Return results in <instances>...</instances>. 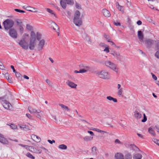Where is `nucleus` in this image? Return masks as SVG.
I'll list each match as a JSON object with an SVG mask.
<instances>
[{
	"label": "nucleus",
	"instance_id": "1",
	"mask_svg": "<svg viewBox=\"0 0 159 159\" xmlns=\"http://www.w3.org/2000/svg\"><path fill=\"white\" fill-rule=\"evenodd\" d=\"M80 12L79 11L76 10L74 14L73 23L77 26L79 27L82 25V21L80 18Z\"/></svg>",
	"mask_w": 159,
	"mask_h": 159
},
{
	"label": "nucleus",
	"instance_id": "2",
	"mask_svg": "<svg viewBox=\"0 0 159 159\" xmlns=\"http://www.w3.org/2000/svg\"><path fill=\"white\" fill-rule=\"evenodd\" d=\"M36 45V35L34 32L31 31L30 33V40L28 47L31 50L34 49Z\"/></svg>",
	"mask_w": 159,
	"mask_h": 159
},
{
	"label": "nucleus",
	"instance_id": "3",
	"mask_svg": "<svg viewBox=\"0 0 159 159\" xmlns=\"http://www.w3.org/2000/svg\"><path fill=\"white\" fill-rule=\"evenodd\" d=\"M5 29L6 30H10L14 25V22L11 19H7L3 22Z\"/></svg>",
	"mask_w": 159,
	"mask_h": 159
},
{
	"label": "nucleus",
	"instance_id": "4",
	"mask_svg": "<svg viewBox=\"0 0 159 159\" xmlns=\"http://www.w3.org/2000/svg\"><path fill=\"white\" fill-rule=\"evenodd\" d=\"M105 64L107 66L109 67L116 73H118V68L116 64L109 61H106L105 62Z\"/></svg>",
	"mask_w": 159,
	"mask_h": 159
},
{
	"label": "nucleus",
	"instance_id": "5",
	"mask_svg": "<svg viewBox=\"0 0 159 159\" xmlns=\"http://www.w3.org/2000/svg\"><path fill=\"white\" fill-rule=\"evenodd\" d=\"M99 77L104 79H109L110 78V73L108 71L105 70L101 71L98 74Z\"/></svg>",
	"mask_w": 159,
	"mask_h": 159
},
{
	"label": "nucleus",
	"instance_id": "6",
	"mask_svg": "<svg viewBox=\"0 0 159 159\" xmlns=\"http://www.w3.org/2000/svg\"><path fill=\"white\" fill-rule=\"evenodd\" d=\"M156 40H154L151 39H148L143 41V43L147 48H150L156 43Z\"/></svg>",
	"mask_w": 159,
	"mask_h": 159
},
{
	"label": "nucleus",
	"instance_id": "7",
	"mask_svg": "<svg viewBox=\"0 0 159 159\" xmlns=\"http://www.w3.org/2000/svg\"><path fill=\"white\" fill-rule=\"evenodd\" d=\"M79 68L81 70H84L85 71L83 73L90 71L91 70V67L86 64H81L79 65Z\"/></svg>",
	"mask_w": 159,
	"mask_h": 159
},
{
	"label": "nucleus",
	"instance_id": "8",
	"mask_svg": "<svg viewBox=\"0 0 159 159\" xmlns=\"http://www.w3.org/2000/svg\"><path fill=\"white\" fill-rule=\"evenodd\" d=\"M19 44L23 49L27 50L28 48V43L25 39L20 40Z\"/></svg>",
	"mask_w": 159,
	"mask_h": 159
},
{
	"label": "nucleus",
	"instance_id": "9",
	"mask_svg": "<svg viewBox=\"0 0 159 159\" xmlns=\"http://www.w3.org/2000/svg\"><path fill=\"white\" fill-rule=\"evenodd\" d=\"M110 53L113 55L117 60L121 61L122 57L119 52L113 51L111 52Z\"/></svg>",
	"mask_w": 159,
	"mask_h": 159
},
{
	"label": "nucleus",
	"instance_id": "10",
	"mask_svg": "<svg viewBox=\"0 0 159 159\" xmlns=\"http://www.w3.org/2000/svg\"><path fill=\"white\" fill-rule=\"evenodd\" d=\"M9 34L12 38L16 39L17 37V34L16 30L14 29H11L9 30Z\"/></svg>",
	"mask_w": 159,
	"mask_h": 159
},
{
	"label": "nucleus",
	"instance_id": "11",
	"mask_svg": "<svg viewBox=\"0 0 159 159\" xmlns=\"http://www.w3.org/2000/svg\"><path fill=\"white\" fill-rule=\"evenodd\" d=\"M45 41L43 39L40 40L38 45L37 49L38 51H40L42 50L45 45Z\"/></svg>",
	"mask_w": 159,
	"mask_h": 159
},
{
	"label": "nucleus",
	"instance_id": "12",
	"mask_svg": "<svg viewBox=\"0 0 159 159\" xmlns=\"http://www.w3.org/2000/svg\"><path fill=\"white\" fill-rule=\"evenodd\" d=\"M66 84L70 87L73 89H76L77 86V84L74 83V82H71L69 80H67L66 83Z\"/></svg>",
	"mask_w": 159,
	"mask_h": 159
},
{
	"label": "nucleus",
	"instance_id": "13",
	"mask_svg": "<svg viewBox=\"0 0 159 159\" xmlns=\"http://www.w3.org/2000/svg\"><path fill=\"white\" fill-rule=\"evenodd\" d=\"M0 142L6 144H7L8 143V140L4 137L3 135L1 134H0Z\"/></svg>",
	"mask_w": 159,
	"mask_h": 159
},
{
	"label": "nucleus",
	"instance_id": "14",
	"mask_svg": "<svg viewBox=\"0 0 159 159\" xmlns=\"http://www.w3.org/2000/svg\"><path fill=\"white\" fill-rule=\"evenodd\" d=\"M29 150L34 153H40L42 152L41 150H38L33 146H30Z\"/></svg>",
	"mask_w": 159,
	"mask_h": 159
},
{
	"label": "nucleus",
	"instance_id": "15",
	"mask_svg": "<svg viewBox=\"0 0 159 159\" xmlns=\"http://www.w3.org/2000/svg\"><path fill=\"white\" fill-rule=\"evenodd\" d=\"M138 36L141 42L143 43L144 36L141 30L138 31Z\"/></svg>",
	"mask_w": 159,
	"mask_h": 159
},
{
	"label": "nucleus",
	"instance_id": "16",
	"mask_svg": "<svg viewBox=\"0 0 159 159\" xmlns=\"http://www.w3.org/2000/svg\"><path fill=\"white\" fill-rule=\"evenodd\" d=\"M3 107L7 109H10V107H12L11 104L8 101H4L3 103Z\"/></svg>",
	"mask_w": 159,
	"mask_h": 159
},
{
	"label": "nucleus",
	"instance_id": "17",
	"mask_svg": "<svg viewBox=\"0 0 159 159\" xmlns=\"http://www.w3.org/2000/svg\"><path fill=\"white\" fill-rule=\"evenodd\" d=\"M102 13L104 16L106 17H109L111 16V14L109 11L106 9H103L102 11Z\"/></svg>",
	"mask_w": 159,
	"mask_h": 159
},
{
	"label": "nucleus",
	"instance_id": "18",
	"mask_svg": "<svg viewBox=\"0 0 159 159\" xmlns=\"http://www.w3.org/2000/svg\"><path fill=\"white\" fill-rule=\"evenodd\" d=\"M28 110L29 112L31 113H39L41 112L40 110H37L35 109H33L32 107H28Z\"/></svg>",
	"mask_w": 159,
	"mask_h": 159
},
{
	"label": "nucleus",
	"instance_id": "19",
	"mask_svg": "<svg viewBox=\"0 0 159 159\" xmlns=\"http://www.w3.org/2000/svg\"><path fill=\"white\" fill-rule=\"evenodd\" d=\"M115 157L116 159H124L123 155L120 153H117L116 154Z\"/></svg>",
	"mask_w": 159,
	"mask_h": 159
},
{
	"label": "nucleus",
	"instance_id": "20",
	"mask_svg": "<svg viewBox=\"0 0 159 159\" xmlns=\"http://www.w3.org/2000/svg\"><path fill=\"white\" fill-rule=\"evenodd\" d=\"M134 116L135 118L137 119H140L142 117L141 114L139 113L138 111L136 110L134 112Z\"/></svg>",
	"mask_w": 159,
	"mask_h": 159
},
{
	"label": "nucleus",
	"instance_id": "21",
	"mask_svg": "<svg viewBox=\"0 0 159 159\" xmlns=\"http://www.w3.org/2000/svg\"><path fill=\"white\" fill-rule=\"evenodd\" d=\"M31 138L34 140V139H35V138H36L37 139H38L37 141H36L37 142H40L41 140V138L39 137L34 134L32 135H31Z\"/></svg>",
	"mask_w": 159,
	"mask_h": 159
},
{
	"label": "nucleus",
	"instance_id": "22",
	"mask_svg": "<svg viewBox=\"0 0 159 159\" xmlns=\"http://www.w3.org/2000/svg\"><path fill=\"white\" fill-rule=\"evenodd\" d=\"M102 116L104 118H108L111 117V115L109 112L107 111V112H103L102 113Z\"/></svg>",
	"mask_w": 159,
	"mask_h": 159
},
{
	"label": "nucleus",
	"instance_id": "23",
	"mask_svg": "<svg viewBox=\"0 0 159 159\" xmlns=\"http://www.w3.org/2000/svg\"><path fill=\"white\" fill-rule=\"evenodd\" d=\"M27 10L29 11L32 12H37V11L36 10V9L35 8H33L30 7H26Z\"/></svg>",
	"mask_w": 159,
	"mask_h": 159
},
{
	"label": "nucleus",
	"instance_id": "24",
	"mask_svg": "<svg viewBox=\"0 0 159 159\" xmlns=\"http://www.w3.org/2000/svg\"><path fill=\"white\" fill-rule=\"evenodd\" d=\"M142 157V155L140 153H137L135 154L133 156L134 159H141Z\"/></svg>",
	"mask_w": 159,
	"mask_h": 159
},
{
	"label": "nucleus",
	"instance_id": "25",
	"mask_svg": "<svg viewBox=\"0 0 159 159\" xmlns=\"http://www.w3.org/2000/svg\"><path fill=\"white\" fill-rule=\"evenodd\" d=\"M60 4L62 7L64 9H65L66 8V4L64 1L61 0L60 1Z\"/></svg>",
	"mask_w": 159,
	"mask_h": 159
},
{
	"label": "nucleus",
	"instance_id": "26",
	"mask_svg": "<svg viewBox=\"0 0 159 159\" xmlns=\"http://www.w3.org/2000/svg\"><path fill=\"white\" fill-rule=\"evenodd\" d=\"M58 148L62 150H66L67 148V146L64 144L60 145L58 146Z\"/></svg>",
	"mask_w": 159,
	"mask_h": 159
},
{
	"label": "nucleus",
	"instance_id": "27",
	"mask_svg": "<svg viewBox=\"0 0 159 159\" xmlns=\"http://www.w3.org/2000/svg\"><path fill=\"white\" fill-rule=\"evenodd\" d=\"M107 98L110 101H112L114 102H116L117 100L116 98H115L111 96H109L107 97Z\"/></svg>",
	"mask_w": 159,
	"mask_h": 159
},
{
	"label": "nucleus",
	"instance_id": "28",
	"mask_svg": "<svg viewBox=\"0 0 159 159\" xmlns=\"http://www.w3.org/2000/svg\"><path fill=\"white\" fill-rule=\"evenodd\" d=\"M148 131L149 133L152 134L153 136H155L156 134L154 130L151 127L148 129Z\"/></svg>",
	"mask_w": 159,
	"mask_h": 159
},
{
	"label": "nucleus",
	"instance_id": "29",
	"mask_svg": "<svg viewBox=\"0 0 159 159\" xmlns=\"http://www.w3.org/2000/svg\"><path fill=\"white\" fill-rule=\"evenodd\" d=\"M97 148L95 147H93L92 148L91 153L92 155H94L97 154Z\"/></svg>",
	"mask_w": 159,
	"mask_h": 159
},
{
	"label": "nucleus",
	"instance_id": "30",
	"mask_svg": "<svg viewBox=\"0 0 159 159\" xmlns=\"http://www.w3.org/2000/svg\"><path fill=\"white\" fill-rule=\"evenodd\" d=\"M59 105L62 108H64V109L68 111H70V109H69L68 107L61 104H59Z\"/></svg>",
	"mask_w": 159,
	"mask_h": 159
},
{
	"label": "nucleus",
	"instance_id": "31",
	"mask_svg": "<svg viewBox=\"0 0 159 159\" xmlns=\"http://www.w3.org/2000/svg\"><path fill=\"white\" fill-rule=\"evenodd\" d=\"M15 74L16 77L18 78L19 80H21L22 79V76L20 73L19 72H16Z\"/></svg>",
	"mask_w": 159,
	"mask_h": 159
},
{
	"label": "nucleus",
	"instance_id": "32",
	"mask_svg": "<svg viewBox=\"0 0 159 159\" xmlns=\"http://www.w3.org/2000/svg\"><path fill=\"white\" fill-rule=\"evenodd\" d=\"M125 159H132V156L130 153H128L125 156Z\"/></svg>",
	"mask_w": 159,
	"mask_h": 159
},
{
	"label": "nucleus",
	"instance_id": "33",
	"mask_svg": "<svg viewBox=\"0 0 159 159\" xmlns=\"http://www.w3.org/2000/svg\"><path fill=\"white\" fill-rule=\"evenodd\" d=\"M41 36L42 34L40 33L39 32L37 33L36 36V37L37 39L38 40H40L41 39Z\"/></svg>",
	"mask_w": 159,
	"mask_h": 159
},
{
	"label": "nucleus",
	"instance_id": "34",
	"mask_svg": "<svg viewBox=\"0 0 159 159\" xmlns=\"http://www.w3.org/2000/svg\"><path fill=\"white\" fill-rule=\"evenodd\" d=\"M26 156L29 158L31 159H34L35 157H34L32 154H31L30 152H27L26 153Z\"/></svg>",
	"mask_w": 159,
	"mask_h": 159
},
{
	"label": "nucleus",
	"instance_id": "35",
	"mask_svg": "<svg viewBox=\"0 0 159 159\" xmlns=\"http://www.w3.org/2000/svg\"><path fill=\"white\" fill-rule=\"evenodd\" d=\"M66 3L68 4L73 5L74 4V2L73 0H66Z\"/></svg>",
	"mask_w": 159,
	"mask_h": 159
},
{
	"label": "nucleus",
	"instance_id": "36",
	"mask_svg": "<svg viewBox=\"0 0 159 159\" xmlns=\"http://www.w3.org/2000/svg\"><path fill=\"white\" fill-rule=\"evenodd\" d=\"M53 23L54 24L55 26L53 27V29L55 30H59V27L54 22H53Z\"/></svg>",
	"mask_w": 159,
	"mask_h": 159
},
{
	"label": "nucleus",
	"instance_id": "37",
	"mask_svg": "<svg viewBox=\"0 0 159 159\" xmlns=\"http://www.w3.org/2000/svg\"><path fill=\"white\" fill-rule=\"evenodd\" d=\"M5 77L6 78V79L8 80V81L9 83H11L12 81H11V80H9V77L8 73H6L5 75Z\"/></svg>",
	"mask_w": 159,
	"mask_h": 159
},
{
	"label": "nucleus",
	"instance_id": "38",
	"mask_svg": "<svg viewBox=\"0 0 159 159\" xmlns=\"http://www.w3.org/2000/svg\"><path fill=\"white\" fill-rule=\"evenodd\" d=\"M83 139L84 140L86 141H89L93 139V137L91 139V138L89 136H85L84 137Z\"/></svg>",
	"mask_w": 159,
	"mask_h": 159
},
{
	"label": "nucleus",
	"instance_id": "39",
	"mask_svg": "<svg viewBox=\"0 0 159 159\" xmlns=\"http://www.w3.org/2000/svg\"><path fill=\"white\" fill-rule=\"evenodd\" d=\"M18 145L21 147L25 148L26 149L29 150V149L30 146L26 145H24L21 144H19Z\"/></svg>",
	"mask_w": 159,
	"mask_h": 159
},
{
	"label": "nucleus",
	"instance_id": "40",
	"mask_svg": "<svg viewBox=\"0 0 159 159\" xmlns=\"http://www.w3.org/2000/svg\"><path fill=\"white\" fill-rule=\"evenodd\" d=\"M20 127L21 129H23L27 131L28 130H30V129L28 127H27L26 125H24V127H22V126H20Z\"/></svg>",
	"mask_w": 159,
	"mask_h": 159
},
{
	"label": "nucleus",
	"instance_id": "41",
	"mask_svg": "<svg viewBox=\"0 0 159 159\" xmlns=\"http://www.w3.org/2000/svg\"><path fill=\"white\" fill-rule=\"evenodd\" d=\"M94 130H95V131L98 132H100L101 133H107V132H106V131H103V130H101L99 129H94Z\"/></svg>",
	"mask_w": 159,
	"mask_h": 159
},
{
	"label": "nucleus",
	"instance_id": "42",
	"mask_svg": "<svg viewBox=\"0 0 159 159\" xmlns=\"http://www.w3.org/2000/svg\"><path fill=\"white\" fill-rule=\"evenodd\" d=\"M123 92V89L121 88L119 89L117 93L119 95H121L122 97H123V95H121Z\"/></svg>",
	"mask_w": 159,
	"mask_h": 159
},
{
	"label": "nucleus",
	"instance_id": "43",
	"mask_svg": "<svg viewBox=\"0 0 159 159\" xmlns=\"http://www.w3.org/2000/svg\"><path fill=\"white\" fill-rule=\"evenodd\" d=\"M10 128L12 129H17V126L14 124H11V125H10Z\"/></svg>",
	"mask_w": 159,
	"mask_h": 159
},
{
	"label": "nucleus",
	"instance_id": "44",
	"mask_svg": "<svg viewBox=\"0 0 159 159\" xmlns=\"http://www.w3.org/2000/svg\"><path fill=\"white\" fill-rule=\"evenodd\" d=\"M152 141L157 144L159 146V140L155 138L152 139Z\"/></svg>",
	"mask_w": 159,
	"mask_h": 159
},
{
	"label": "nucleus",
	"instance_id": "45",
	"mask_svg": "<svg viewBox=\"0 0 159 159\" xmlns=\"http://www.w3.org/2000/svg\"><path fill=\"white\" fill-rule=\"evenodd\" d=\"M26 28L27 29L29 30H32L33 27L32 26L29 24H27L26 25Z\"/></svg>",
	"mask_w": 159,
	"mask_h": 159
},
{
	"label": "nucleus",
	"instance_id": "46",
	"mask_svg": "<svg viewBox=\"0 0 159 159\" xmlns=\"http://www.w3.org/2000/svg\"><path fill=\"white\" fill-rule=\"evenodd\" d=\"M116 6H117V5H118V6L117 7V8L120 11L123 10H122V8H123V7L122 6L120 5L118 2L116 3Z\"/></svg>",
	"mask_w": 159,
	"mask_h": 159
},
{
	"label": "nucleus",
	"instance_id": "47",
	"mask_svg": "<svg viewBox=\"0 0 159 159\" xmlns=\"http://www.w3.org/2000/svg\"><path fill=\"white\" fill-rule=\"evenodd\" d=\"M147 120V117L146 116L145 114L144 113L143 114V118L142 120V121L143 122H146Z\"/></svg>",
	"mask_w": 159,
	"mask_h": 159
},
{
	"label": "nucleus",
	"instance_id": "48",
	"mask_svg": "<svg viewBox=\"0 0 159 159\" xmlns=\"http://www.w3.org/2000/svg\"><path fill=\"white\" fill-rule=\"evenodd\" d=\"M156 47L159 51V40H157L156 41Z\"/></svg>",
	"mask_w": 159,
	"mask_h": 159
},
{
	"label": "nucleus",
	"instance_id": "49",
	"mask_svg": "<svg viewBox=\"0 0 159 159\" xmlns=\"http://www.w3.org/2000/svg\"><path fill=\"white\" fill-rule=\"evenodd\" d=\"M105 48L104 49L103 51L106 52L107 53H108L109 52V48L108 46L105 47Z\"/></svg>",
	"mask_w": 159,
	"mask_h": 159
},
{
	"label": "nucleus",
	"instance_id": "50",
	"mask_svg": "<svg viewBox=\"0 0 159 159\" xmlns=\"http://www.w3.org/2000/svg\"><path fill=\"white\" fill-rule=\"evenodd\" d=\"M85 71L84 70H81L80 69V70L79 71L75 70L74 71V73H83V72H84Z\"/></svg>",
	"mask_w": 159,
	"mask_h": 159
},
{
	"label": "nucleus",
	"instance_id": "51",
	"mask_svg": "<svg viewBox=\"0 0 159 159\" xmlns=\"http://www.w3.org/2000/svg\"><path fill=\"white\" fill-rule=\"evenodd\" d=\"M47 11L49 12V13L54 15V16H55V14L53 12V11L51 10V9H49V8H47Z\"/></svg>",
	"mask_w": 159,
	"mask_h": 159
},
{
	"label": "nucleus",
	"instance_id": "52",
	"mask_svg": "<svg viewBox=\"0 0 159 159\" xmlns=\"http://www.w3.org/2000/svg\"><path fill=\"white\" fill-rule=\"evenodd\" d=\"M15 11L16 12H20V13H24L25 12V11H23V10H20V9H15Z\"/></svg>",
	"mask_w": 159,
	"mask_h": 159
},
{
	"label": "nucleus",
	"instance_id": "53",
	"mask_svg": "<svg viewBox=\"0 0 159 159\" xmlns=\"http://www.w3.org/2000/svg\"><path fill=\"white\" fill-rule=\"evenodd\" d=\"M20 31L21 33L22 34L24 31V28L22 25H20L19 26Z\"/></svg>",
	"mask_w": 159,
	"mask_h": 159
},
{
	"label": "nucleus",
	"instance_id": "54",
	"mask_svg": "<svg viewBox=\"0 0 159 159\" xmlns=\"http://www.w3.org/2000/svg\"><path fill=\"white\" fill-rule=\"evenodd\" d=\"M75 6L76 8L78 9H81V8L80 5L77 2L75 3Z\"/></svg>",
	"mask_w": 159,
	"mask_h": 159
},
{
	"label": "nucleus",
	"instance_id": "55",
	"mask_svg": "<svg viewBox=\"0 0 159 159\" xmlns=\"http://www.w3.org/2000/svg\"><path fill=\"white\" fill-rule=\"evenodd\" d=\"M155 56L157 58L159 59V51H157L155 54Z\"/></svg>",
	"mask_w": 159,
	"mask_h": 159
},
{
	"label": "nucleus",
	"instance_id": "56",
	"mask_svg": "<svg viewBox=\"0 0 159 159\" xmlns=\"http://www.w3.org/2000/svg\"><path fill=\"white\" fill-rule=\"evenodd\" d=\"M5 68V67L3 65L2 63V62H0V69L3 70Z\"/></svg>",
	"mask_w": 159,
	"mask_h": 159
},
{
	"label": "nucleus",
	"instance_id": "57",
	"mask_svg": "<svg viewBox=\"0 0 159 159\" xmlns=\"http://www.w3.org/2000/svg\"><path fill=\"white\" fill-rule=\"evenodd\" d=\"M16 22L17 25H19V26H20V25H22V22L20 21H20L17 20L16 21Z\"/></svg>",
	"mask_w": 159,
	"mask_h": 159
},
{
	"label": "nucleus",
	"instance_id": "58",
	"mask_svg": "<svg viewBox=\"0 0 159 159\" xmlns=\"http://www.w3.org/2000/svg\"><path fill=\"white\" fill-rule=\"evenodd\" d=\"M113 23L116 26H120L121 24L120 22L114 21Z\"/></svg>",
	"mask_w": 159,
	"mask_h": 159
},
{
	"label": "nucleus",
	"instance_id": "59",
	"mask_svg": "<svg viewBox=\"0 0 159 159\" xmlns=\"http://www.w3.org/2000/svg\"><path fill=\"white\" fill-rule=\"evenodd\" d=\"M46 83L49 85L52 86V83L49 80L47 79L46 80Z\"/></svg>",
	"mask_w": 159,
	"mask_h": 159
},
{
	"label": "nucleus",
	"instance_id": "60",
	"mask_svg": "<svg viewBox=\"0 0 159 159\" xmlns=\"http://www.w3.org/2000/svg\"><path fill=\"white\" fill-rule=\"evenodd\" d=\"M48 141L51 144H52L53 143H55V141L54 140H52V141H51L50 140L48 139Z\"/></svg>",
	"mask_w": 159,
	"mask_h": 159
},
{
	"label": "nucleus",
	"instance_id": "61",
	"mask_svg": "<svg viewBox=\"0 0 159 159\" xmlns=\"http://www.w3.org/2000/svg\"><path fill=\"white\" fill-rule=\"evenodd\" d=\"M152 78L155 80H156L157 79V76L154 74H153L152 73Z\"/></svg>",
	"mask_w": 159,
	"mask_h": 159
},
{
	"label": "nucleus",
	"instance_id": "62",
	"mask_svg": "<svg viewBox=\"0 0 159 159\" xmlns=\"http://www.w3.org/2000/svg\"><path fill=\"white\" fill-rule=\"evenodd\" d=\"M26 116L29 119H31L32 118V116L29 114H26Z\"/></svg>",
	"mask_w": 159,
	"mask_h": 159
},
{
	"label": "nucleus",
	"instance_id": "63",
	"mask_svg": "<svg viewBox=\"0 0 159 159\" xmlns=\"http://www.w3.org/2000/svg\"><path fill=\"white\" fill-rule=\"evenodd\" d=\"M115 143H120V142L118 139H116L115 141Z\"/></svg>",
	"mask_w": 159,
	"mask_h": 159
},
{
	"label": "nucleus",
	"instance_id": "64",
	"mask_svg": "<svg viewBox=\"0 0 159 159\" xmlns=\"http://www.w3.org/2000/svg\"><path fill=\"white\" fill-rule=\"evenodd\" d=\"M155 127L157 129V131L159 133V126L158 125H156Z\"/></svg>",
	"mask_w": 159,
	"mask_h": 159
}]
</instances>
